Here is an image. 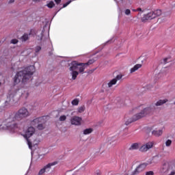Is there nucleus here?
Wrapping results in <instances>:
<instances>
[{"mask_svg": "<svg viewBox=\"0 0 175 175\" xmlns=\"http://www.w3.org/2000/svg\"><path fill=\"white\" fill-rule=\"evenodd\" d=\"M152 18H155V15L154 14V12H150L142 17V21H146V20H152Z\"/></svg>", "mask_w": 175, "mask_h": 175, "instance_id": "obj_13", "label": "nucleus"}, {"mask_svg": "<svg viewBox=\"0 0 175 175\" xmlns=\"http://www.w3.org/2000/svg\"><path fill=\"white\" fill-rule=\"evenodd\" d=\"M35 71V66H29L23 70L19 71L14 78V84H18L21 81L22 83H27V80L31 79Z\"/></svg>", "mask_w": 175, "mask_h": 175, "instance_id": "obj_2", "label": "nucleus"}, {"mask_svg": "<svg viewBox=\"0 0 175 175\" xmlns=\"http://www.w3.org/2000/svg\"><path fill=\"white\" fill-rule=\"evenodd\" d=\"M55 165H58V161H53L49 163L46 164L45 166H44L43 168L44 169L46 173H49V172L51 170V167H53V166H55Z\"/></svg>", "mask_w": 175, "mask_h": 175, "instance_id": "obj_12", "label": "nucleus"}, {"mask_svg": "<svg viewBox=\"0 0 175 175\" xmlns=\"http://www.w3.org/2000/svg\"><path fill=\"white\" fill-rule=\"evenodd\" d=\"M29 116L30 113L28 109L22 107L14 115H12L4 120L2 124L3 125V128L11 132H16V129H21V124L15 122V121L20 122V121L29 117Z\"/></svg>", "mask_w": 175, "mask_h": 175, "instance_id": "obj_1", "label": "nucleus"}, {"mask_svg": "<svg viewBox=\"0 0 175 175\" xmlns=\"http://www.w3.org/2000/svg\"><path fill=\"white\" fill-rule=\"evenodd\" d=\"M94 129L90 128V129H86L83 131V135H90V133H92Z\"/></svg>", "mask_w": 175, "mask_h": 175, "instance_id": "obj_23", "label": "nucleus"}, {"mask_svg": "<svg viewBox=\"0 0 175 175\" xmlns=\"http://www.w3.org/2000/svg\"><path fill=\"white\" fill-rule=\"evenodd\" d=\"M142 68V64H136L130 70L131 73H133L134 72H136L138 69H140Z\"/></svg>", "mask_w": 175, "mask_h": 175, "instance_id": "obj_20", "label": "nucleus"}, {"mask_svg": "<svg viewBox=\"0 0 175 175\" xmlns=\"http://www.w3.org/2000/svg\"><path fill=\"white\" fill-rule=\"evenodd\" d=\"M85 111V106L79 107L77 109L78 113H84Z\"/></svg>", "mask_w": 175, "mask_h": 175, "instance_id": "obj_27", "label": "nucleus"}, {"mask_svg": "<svg viewBox=\"0 0 175 175\" xmlns=\"http://www.w3.org/2000/svg\"><path fill=\"white\" fill-rule=\"evenodd\" d=\"M65 175H73V172H72V171H68L66 173Z\"/></svg>", "mask_w": 175, "mask_h": 175, "instance_id": "obj_39", "label": "nucleus"}, {"mask_svg": "<svg viewBox=\"0 0 175 175\" xmlns=\"http://www.w3.org/2000/svg\"><path fill=\"white\" fill-rule=\"evenodd\" d=\"M146 175H154V172L152 171L146 172Z\"/></svg>", "mask_w": 175, "mask_h": 175, "instance_id": "obj_37", "label": "nucleus"}, {"mask_svg": "<svg viewBox=\"0 0 175 175\" xmlns=\"http://www.w3.org/2000/svg\"><path fill=\"white\" fill-rule=\"evenodd\" d=\"M161 173L167 175H174L175 171L172 170V166L169 165V163H165L163 165L161 170Z\"/></svg>", "mask_w": 175, "mask_h": 175, "instance_id": "obj_6", "label": "nucleus"}, {"mask_svg": "<svg viewBox=\"0 0 175 175\" xmlns=\"http://www.w3.org/2000/svg\"><path fill=\"white\" fill-rule=\"evenodd\" d=\"M146 167H147V163H144L139 164L138 166H137L135 170L132 172L131 174L132 175L140 174V173L146 170Z\"/></svg>", "mask_w": 175, "mask_h": 175, "instance_id": "obj_7", "label": "nucleus"}, {"mask_svg": "<svg viewBox=\"0 0 175 175\" xmlns=\"http://www.w3.org/2000/svg\"><path fill=\"white\" fill-rule=\"evenodd\" d=\"M165 146H166V147H170V146H172V140L171 139H167L165 142Z\"/></svg>", "mask_w": 175, "mask_h": 175, "instance_id": "obj_30", "label": "nucleus"}, {"mask_svg": "<svg viewBox=\"0 0 175 175\" xmlns=\"http://www.w3.org/2000/svg\"><path fill=\"white\" fill-rule=\"evenodd\" d=\"M42 119L43 118H37L33 120L31 124L33 126H35L36 128H37V126L42 122Z\"/></svg>", "mask_w": 175, "mask_h": 175, "instance_id": "obj_14", "label": "nucleus"}, {"mask_svg": "<svg viewBox=\"0 0 175 175\" xmlns=\"http://www.w3.org/2000/svg\"><path fill=\"white\" fill-rule=\"evenodd\" d=\"M24 95H26L25 98H27V96H28V92H26L25 94H23V96H24Z\"/></svg>", "mask_w": 175, "mask_h": 175, "instance_id": "obj_44", "label": "nucleus"}, {"mask_svg": "<svg viewBox=\"0 0 175 175\" xmlns=\"http://www.w3.org/2000/svg\"><path fill=\"white\" fill-rule=\"evenodd\" d=\"M140 145L138 143L132 144L131 146L129 147V150L130 151H133L135 150H139Z\"/></svg>", "mask_w": 175, "mask_h": 175, "instance_id": "obj_15", "label": "nucleus"}, {"mask_svg": "<svg viewBox=\"0 0 175 175\" xmlns=\"http://www.w3.org/2000/svg\"><path fill=\"white\" fill-rule=\"evenodd\" d=\"M100 174H101L100 171V170H97V171H96L94 175H100Z\"/></svg>", "mask_w": 175, "mask_h": 175, "instance_id": "obj_41", "label": "nucleus"}, {"mask_svg": "<svg viewBox=\"0 0 175 175\" xmlns=\"http://www.w3.org/2000/svg\"><path fill=\"white\" fill-rule=\"evenodd\" d=\"M14 1H15V0H9V1H8V4H9V5H11L12 3H14Z\"/></svg>", "mask_w": 175, "mask_h": 175, "instance_id": "obj_40", "label": "nucleus"}, {"mask_svg": "<svg viewBox=\"0 0 175 175\" xmlns=\"http://www.w3.org/2000/svg\"><path fill=\"white\" fill-rule=\"evenodd\" d=\"M39 131H43L44 129V119L42 118L41 122L36 127Z\"/></svg>", "mask_w": 175, "mask_h": 175, "instance_id": "obj_18", "label": "nucleus"}, {"mask_svg": "<svg viewBox=\"0 0 175 175\" xmlns=\"http://www.w3.org/2000/svg\"><path fill=\"white\" fill-rule=\"evenodd\" d=\"M169 100L167 98H165L163 100H159L154 105L155 106H162V105H165V103H167Z\"/></svg>", "mask_w": 175, "mask_h": 175, "instance_id": "obj_16", "label": "nucleus"}, {"mask_svg": "<svg viewBox=\"0 0 175 175\" xmlns=\"http://www.w3.org/2000/svg\"><path fill=\"white\" fill-rule=\"evenodd\" d=\"M126 16H129L131 14V10L126 9L124 12Z\"/></svg>", "mask_w": 175, "mask_h": 175, "instance_id": "obj_34", "label": "nucleus"}, {"mask_svg": "<svg viewBox=\"0 0 175 175\" xmlns=\"http://www.w3.org/2000/svg\"><path fill=\"white\" fill-rule=\"evenodd\" d=\"M154 110V107L149 106L144 109H143L139 113L135 114V118L136 120H140V118H143V117H146V116H148V114H151Z\"/></svg>", "mask_w": 175, "mask_h": 175, "instance_id": "obj_4", "label": "nucleus"}, {"mask_svg": "<svg viewBox=\"0 0 175 175\" xmlns=\"http://www.w3.org/2000/svg\"><path fill=\"white\" fill-rule=\"evenodd\" d=\"M10 98H13V95L10 94L9 96H8V100L6 102H10V100H12Z\"/></svg>", "mask_w": 175, "mask_h": 175, "instance_id": "obj_38", "label": "nucleus"}, {"mask_svg": "<svg viewBox=\"0 0 175 175\" xmlns=\"http://www.w3.org/2000/svg\"><path fill=\"white\" fill-rule=\"evenodd\" d=\"M158 159V156H155L154 158H153V161H156V159Z\"/></svg>", "mask_w": 175, "mask_h": 175, "instance_id": "obj_46", "label": "nucleus"}, {"mask_svg": "<svg viewBox=\"0 0 175 175\" xmlns=\"http://www.w3.org/2000/svg\"><path fill=\"white\" fill-rule=\"evenodd\" d=\"M81 118L79 117V116H73L70 121H71V124L72 125H81Z\"/></svg>", "mask_w": 175, "mask_h": 175, "instance_id": "obj_11", "label": "nucleus"}, {"mask_svg": "<svg viewBox=\"0 0 175 175\" xmlns=\"http://www.w3.org/2000/svg\"><path fill=\"white\" fill-rule=\"evenodd\" d=\"M40 50H42V47L38 46H36L35 48V52L36 53H39V51H40Z\"/></svg>", "mask_w": 175, "mask_h": 175, "instance_id": "obj_33", "label": "nucleus"}, {"mask_svg": "<svg viewBox=\"0 0 175 175\" xmlns=\"http://www.w3.org/2000/svg\"><path fill=\"white\" fill-rule=\"evenodd\" d=\"M121 79H122V75L120 74L118 75L115 78H113V79H111L108 83V88H111V87H113V85H116V84H117V81L121 80Z\"/></svg>", "mask_w": 175, "mask_h": 175, "instance_id": "obj_9", "label": "nucleus"}, {"mask_svg": "<svg viewBox=\"0 0 175 175\" xmlns=\"http://www.w3.org/2000/svg\"><path fill=\"white\" fill-rule=\"evenodd\" d=\"M167 62H170V58H165L163 59L164 64H167Z\"/></svg>", "mask_w": 175, "mask_h": 175, "instance_id": "obj_35", "label": "nucleus"}, {"mask_svg": "<svg viewBox=\"0 0 175 175\" xmlns=\"http://www.w3.org/2000/svg\"><path fill=\"white\" fill-rule=\"evenodd\" d=\"M70 2H72V1H67L66 3L63 5V8H66V6H68V5L70 3Z\"/></svg>", "mask_w": 175, "mask_h": 175, "instance_id": "obj_36", "label": "nucleus"}, {"mask_svg": "<svg viewBox=\"0 0 175 175\" xmlns=\"http://www.w3.org/2000/svg\"><path fill=\"white\" fill-rule=\"evenodd\" d=\"M137 12H142V8H137Z\"/></svg>", "mask_w": 175, "mask_h": 175, "instance_id": "obj_45", "label": "nucleus"}, {"mask_svg": "<svg viewBox=\"0 0 175 175\" xmlns=\"http://www.w3.org/2000/svg\"><path fill=\"white\" fill-rule=\"evenodd\" d=\"M153 14H154V18L159 17L162 14V10H156L153 11Z\"/></svg>", "mask_w": 175, "mask_h": 175, "instance_id": "obj_21", "label": "nucleus"}, {"mask_svg": "<svg viewBox=\"0 0 175 175\" xmlns=\"http://www.w3.org/2000/svg\"><path fill=\"white\" fill-rule=\"evenodd\" d=\"M153 146H154V142H149L142 145L139 148V151H141V152H146L148 151V150L152 148Z\"/></svg>", "mask_w": 175, "mask_h": 175, "instance_id": "obj_8", "label": "nucleus"}, {"mask_svg": "<svg viewBox=\"0 0 175 175\" xmlns=\"http://www.w3.org/2000/svg\"><path fill=\"white\" fill-rule=\"evenodd\" d=\"M79 102H80V100H79V98H75L71 102V103L72 106H77V105H79Z\"/></svg>", "mask_w": 175, "mask_h": 175, "instance_id": "obj_26", "label": "nucleus"}, {"mask_svg": "<svg viewBox=\"0 0 175 175\" xmlns=\"http://www.w3.org/2000/svg\"><path fill=\"white\" fill-rule=\"evenodd\" d=\"M45 173H47V172H46V170H44V168L42 167V168L40 169V171L38 172V175H43V174H44Z\"/></svg>", "mask_w": 175, "mask_h": 175, "instance_id": "obj_29", "label": "nucleus"}, {"mask_svg": "<svg viewBox=\"0 0 175 175\" xmlns=\"http://www.w3.org/2000/svg\"><path fill=\"white\" fill-rule=\"evenodd\" d=\"M35 128L32 127V126H29L25 131V134L23 135V137H25V139H27V144L29 146V148H30V150L32 149V142L29 141V137H31V136H33L35 134Z\"/></svg>", "mask_w": 175, "mask_h": 175, "instance_id": "obj_5", "label": "nucleus"}, {"mask_svg": "<svg viewBox=\"0 0 175 175\" xmlns=\"http://www.w3.org/2000/svg\"><path fill=\"white\" fill-rule=\"evenodd\" d=\"M165 129V126L161 128H156L153 131H152V135L155 136V137H159V136H162L163 134V130Z\"/></svg>", "mask_w": 175, "mask_h": 175, "instance_id": "obj_10", "label": "nucleus"}, {"mask_svg": "<svg viewBox=\"0 0 175 175\" xmlns=\"http://www.w3.org/2000/svg\"><path fill=\"white\" fill-rule=\"evenodd\" d=\"M59 121H65L66 120V116L62 115L59 118Z\"/></svg>", "mask_w": 175, "mask_h": 175, "instance_id": "obj_32", "label": "nucleus"}, {"mask_svg": "<svg viewBox=\"0 0 175 175\" xmlns=\"http://www.w3.org/2000/svg\"><path fill=\"white\" fill-rule=\"evenodd\" d=\"M42 0H33V2H35L36 3H38V2H41Z\"/></svg>", "mask_w": 175, "mask_h": 175, "instance_id": "obj_42", "label": "nucleus"}, {"mask_svg": "<svg viewBox=\"0 0 175 175\" xmlns=\"http://www.w3.org/2000/svg\"><path fill=\"white\" fill-rule=\"evenodd\" d=\"M28 39H29V36H28V34L25 33L21 38V40H22V42H27V40H28Z\"/></svg>", "mask_w": 175, "mask_h": 175, "instance_id": "obj_22", "label": "nucleus"}, {"mask_svg": "<svg viewBox=\"0 0 175 175\" xmlns=\"http://www.w3.org/2000/svg\"><path fill=\"white\" fill-rule=\"evenodd\" d=\"M38 103H34L30 105L31 110H36L38 109Z\"/></svg>", "mask_w": 175, "mask_h": 175, "instance_id": "obj_24", "label": "nucleus"}, {"mask_svg": "<svg viewBox=\"0 0 175 175\" xmlns=\"http://www.w3.org/2000/svg\"><path fill=\"white\" fill-rule=\"evenodd\" d=\"M94 62H95V60L92 59H90L87 63H84V64L87 68L88 66H90V65H92V64H94Z\"/></svg>", "mask_w": 175, "mask_h": 175, "instance_id": "obj_28", "label": "nucleus"}, {"mask_svg": "<svg viewBox=\"0 0 175 175\" xmlns=\"http://www.w3.org/2000/svg\"><path fill=\"white\" fill-rule=\"evenodd\" d=\"M47 8H49V9H53L54 6H55V4L54 3V1H51L48 4H46Z\"/></svg>", "mask_w": 175, "mask_h": 175, "instance_id": "obj_25", "label": "nucleus"}, {"mask_svg": "<svg viewBox=\"0 0 175 175\" xmlns=\"http://www.w3.org/2000/svg\"><path fill=\"white\" fill-rule=\"evenodd\" d=\"M72 1H75V0H72Z\"/></svg>", "mask_w": 175, "mask_h": 175, "instance_id": "obj_48", "label": "nucleus"}, {"mask_svg": "<svg viewBox=\"0 0 175 175\" xmlns=\"http://www.w3.org/2000/svg\"><path fill=\"white\" fill-rule=\"evenodd\" d=\"M85 68H87V66H85V63H78L76 61L72 62L70 64L69 68L71 72L70 75L72 76V79L76 80L77 76H79V73H83L85 70Z\"/></svg>", "mask_w": 175, "mask_h": 175, "instance_id": "obj_3", "label": "nucleus"}, {"mask_svg": "<svg viewBox=\"0 0 175 175\" xmlns=\"http://www.w3.org/2000/svg\"><path fill=\"white\" fill-rule=\"evenodd\" d=\"M133 12H137V10H133Z\"/></svg>", "mask_w": 175, "mask_h": 175, "instance_id": "obj_47", "label": "nucleus"}, {"mask_svg": "<svg viewBox=\"0 0 175 175\" xmlns=\"http://www.w3.org/2000/svg\"><path fill=\"white\" fill-rule=\"evenodd\" d=\"M10 43L12 44H17V43H18V40L17 39H12L11 41H10Z\"/></svg>", "mask_w": 175, "mask_h": 175, "instance_id": "obj_31", "label": "nucleus"}, {"mask_svg": "<svg viewBox=\"0 0 175 175\" xmlns=\"http://www.w3.org/2000/svg\"><path fill=\"white\" fill-rule=\"evenodd\" d=\"M135 118H136V115H135L133 118H129L125 122V125H129V124H132V122H134V121H137V120H135Z\"/></svg>", "mask_w": 175, "mask_h": 175, "instance_id": "obj_19", "label": "nucleus"}, {"mask_svg": "<svg viewBox=\"0 0 175 175\" xmlns=\"http://www.w3.org/2000/svg\"><path fill=\"white\" fill-rule=\"evenodd\" d=\"M55 2L57 4L61 3V0H55Z\"/></svg>", "mask_w": 175, "mask_h": 175, "instance_id": "obj_43", "label": "nucleus"}, {"mask_svg": "<svg viewBox=\"0 0 175 175\" xmlns=\"http://www.w3.org/2000/svg\"><path fill=\"white\" fill-rule=\"evenodd\" d=\"M43 33L44 32L42 31L40 35L37 36V40H41V42H46V40L49 39V37H44Z\"/></svg>", "mask_w": 175, "mask_h": 175, "instance_id": "obj_17", "label": "nucleus"}]
</instances>
